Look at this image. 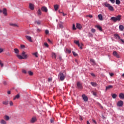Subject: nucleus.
Segmentation results:
<instances>
[{
  "label": "nucleus",
  "mask_w": 124,
  "mask_h": 124,
  "mask_svg": "<svg viewBox=\"0 0 124 124\" xmlns=\"http://www.w3.org/2000/svg\"><path fill=\"white\" fill-rule=\"evenodd\" d=\"M92 121L93 123H94V124H97V123H96V121L94 120V119H92Z\"/></svg>",
  "instance_id": "5fc2aeb1"
},
{
  "label": "nucleus",
  "mask_w": 124,
  "mask_h": 124,
  "mask_svg": "<svg viewBox=\"0 0 124 124\" xmlns=\"http://www.w3.org/2000/svg\"><path fill=\"white\" fill-rule=\"evenodd\" d=\"M27 40H29L30 42H32V40H31V37L28 35L25 36Z\"/></svg>",
  "instance_id": "1a4fd4ad"
},
{
  "label": "nucleus",
  "mask_w": 124,
  "mask_h": 124,
  "mask_svg": "<svg viewBox=\"0 0 124 124\" xmlns=\"http://www.w3.org/2000/svg\"><path fill=\"white\" fill-rule=\"evenodd\" d=\"M119 97H120V98H121L122 99H124V94L123 93H121L119 94Z\"/></svg>",
  "instance_id": "4be33fe9"
},
{
  "label": "nucleus",
  "mask_w": 124,
  "mask_h": 124,
  "mask_svg": "<svg viewBox=\"0 0 124 124\" xmlns=\"http://www.w3.org/2000/svg\"><path fill=\"white\" fill-rule=\"evenodd\" d=\"M30 122L32 124H33V123H35V122H36V117H32V118L30 120Z\"/></svg>",
  "instance_id": "6e6552de"
},
{
  "label": "nucleus",
  "mask_w": 124,
  "mask_h": 124,
  "mask_svg": "<svg viewBox=\"0 0 124 124\" xmlns=\"http://www.w3.org/2000/svg\"><path fill=\"white\" fill-rule=\"evenodd\" d=\"M41 9L42 11H44V12H48V9H47V7L45 6L42 7Z\"/></svg>",
  "instance_id": "9b49d317"
},
{
  "label": "nucleus",
  "mask_w": 124,
  "mask_h": 124,
  "mask_svg": "<svg viewBox=\"0 0 124 124\" xmlns=\"http://www.w3.org/2000/svg\"><path fill=\"white\" fill-rule=\"evenodd\" d=\"M113 86L112 85H109L107 86L106 88V91H108V90H110V89H112Z\"/></svg>",
  "instance_id": "412c9836"
},
{
  "label": "nucleus",
  "mask_w": 124,
  "mask_h": 124,
  "mask_svg": "<svg viewBox=\"0 0 124 124\" xmlns=\"http://www.w3.org/2000/svg\"><path fill=\"white\" fill-rule=\"evenodd\" d=\"M10 106H13V102L12 101H10Z\"/></svg>",
  "instance_id": "a18cd8bd"
},
{
  "label": "nucleus",
  "mask_w": 124,
  "mask_h": 124,
  "mask_svg": "<svg viewBox=\"0 0 124 124\" xmlns=\"http://www.w3.org/2000/svg\"><path fill=\"white\" fill-rule=\"evenodd\" d=\"M44 45H45L47 48L49 47V45H48L47 43H44Z\"/></svg>",
  "instance_id": "ea45409f"
},
{
  "label": "nucleus",
  "mask_w": 124,
  "mask_h": 124,
  "mask_svg": "<svg viewBox=\"0 0 124 124\" xmlns=\"http://www.w3.org/2000/svg\"><path fill=\"white\" fill-rule=\"evenodd\" d=\"M114 36L116 38V39H121V37L118 34H114Z\"/></svg>",
  "instance_id": "aec40b11"
},
{
  "label": "nucleus",
  "mask_w": 124,
  "mask_h": 124,
  "mask_svg": "<svg viewBox=\"0 0 124 124\" xmlns=\"http://www.w3.org/2000/svg\"><path fill=\"white\" fill-rule=\"evenodd\" d=\"M63 23L60 22L59 24V26L60 29H63Z\"/></svg>",
  "instance_id": "a211bd4d"
},
{
  "label": "nucleus",
  "mask_w": 124,
  "mask_h": 124,
  "mask_svg": "<svg viewBox=\"0 0 124 124\" xmlns=\"http://www.w3.org/2000/svg\"><path fill=\"white\" fill-rule=\"evenodd\" d=\"M92 93L93 95H94L95 96H96V94H97L96 92H94V91H93Z\"/></svg>",
  "instance_id": "49530a36"
},
{
  "label": "nucleus",
  "mask_w": 124,
  "mask_h": 124,
  "mask_svg": "<svg viewBox=\"0 0 124 124\" xmlns=\"http://www.w3.org/2000/svg\"><path fill=\"white\" fill-rule=\"evenodd\" d=\"M3 52V49L0 48V53Z\"/></svg>",
  "instance_id": "4d7b16f0"
},
{
  "label": "nucleus",
  "mask_w": 124,
  "mask_h": 124,
  "mask_svg": "<svg viewBox=\"0 0 124 124\" xmlns=\"http://www.w3.org/2000/svg\"><path fill=\"white\" fill-rule=\"evenodd\" d=\"M124 105V102L123 101H120L117 103V106L119 107H122Z\"/></svg>",
  "instance_id": "423d86ee"
},
{
  "label": "nucleus",
  "mask_w": 124,
  "mask_h": 124,
  "mask_svg": "<svg viewBox=\"0 0 124 124\" xmlns=\"http://www.w3.org/2000/svg\"><path fill=\"white\" fill-rule=\"evenodd\" d=\"M91 75L93 77H95V75H94V74L93 73H91Z\"/></svg>",
  "instance_id": "680f3d73"
},
{
  "label": "nucleus",
  "mask_w": 124,
  "mask_h": 124,
  "mask_svg": "<svg viewBox=\"0 0 124 124\" xmlns=\"http://www.w3.org/2000/svg\"><path fill=\"white\" fill-rule=\"evenodd\" d=\"M20 97V95L19 94H17L15 96V97L14 98V100H15L16 99H18Z\"/></svg>",
  "instance_id": "473e14b6"
},
{
  "label": "nucleus",
  "mask_w": 124,
  "mask_h": 124,
  "mask_svg": "<svg viewBox=\"0 0 124 124\" xmlns=\"http://www.w3.org/2000/svg\"><path fill=\"white\" fill-rule=\"evenodd\" d=\"M20 47H21V49H24L25 48V45H21L20 46Z\"/></svg>",
  "instance_id": "864d4df0"
},
{
  "label": "nucleus",
  "mask_w": 124,
  "mask_h": 124,
  "mask_svg": "<svg viewBox=\"0 0 124 124\" xmlns=\"http://www.w3.org/2000/svg\"><path fill=\"white\" fill-rule=\"evenodd\" d=\"M91 31L92 32H93V33H94V32H95V29L93 28L91 29Z\"/></svg>",
  "instance_id": "a19ab883"
},
{
  "label": "nucleus",
  "mask_w": 124,
  "mask_h": 124,
  "mask_svg": "<svg viewBox=\"0 0 124 124\" xmlns=\"http://www.w3.org/2000/svg\"><path fill=\"white\" fill-rule=\"evenodd\" d=\"M121 15H119L116 17L112 16L110 18V20L113 22H117V21H121Z\"/></svg>",
  "instance_id": "f257e3e1"
},
{
  "label": "nucleus",
  "mask_w": 124,
  "mask_h": 124,
  "mask_svg": "<svg viewBox=\"0 0 124 124\" xmlns=\"http://www.w3.org/2000/svg\"><path fill=\"white\" fill-rule=\"evenodd\" d=\"M98 17L99 20H100V21H103V16H102V15L101 14L98 15Z\"/></svg>",
  "instance_id": "ddd939ff"
},
{
  "label": "nucleus",
  "mask_w": 124,
  "mask_h": 124,
  "mask_svg": "<svg viewBox=\"0 0 124 124\" xmlns=\"http://www.w3.org/2000/svg\"><path fill=\"white\" fill-rule=\"evenodd\" d=\"M22 72L25 74H27V71H26V70H22Z\"/></svg>",
  "instance_id": "3c124183"
},
{
  "label": "nucleus",
  "mask_w": 124,
  "mask_h": 124,
  "mask_svg": "<svg viewBox=\"0 0 124 124\" xmlns=\"http://www.w3.org/2000/svg\"><path fill=\"white\" fill-rule=\"evenodd\" d=\"M3 85H4L5 86L6 85H7V83L6 82V81H3Z\"/></svg>",
  "instance_id": "bf43d9fd"
},
{
  "label": "nucleus",
  "mask_w": 124,
  "mask_h": 124,
  "mask_svg": "<svg viewBox=\"0 0 124 124\" xmlns=\"http://www.w3.org/2000/svg\"><path fill=\"white\" fill-rule=\"evenodd\" d=\"M82 46H84V45L83 44V43H81L80 46V48L81 49H83V47H82Z\"/></svg>",
  "instance_id": "603ef678"
},
{
  "label": "nucleus",
  "mask_w": 124,
  "mask_h": 124,
  "mask_svg": "<svg viewBox=\"0 0 124 124\" xmlns=\"http://www.w3.org/2000/svg\"><path fill=\"white\" fill-rule=\"evenodd\" d=\"M112 98L115 99L117 98V94L116 93L113 94L112 95Z\"/></svg>",
  "instance_id": "c9c22d12"
},
{
  "label": "nucleus",
  "mask_w": 124,
  "mask_h": 124,
  "mask_svg": "<svg viewBox=\"0 0 124 124\" xmlns=\"http://www.w3.org/2000/svg\"><path fill=\"white\" fill-rule=\"evenodd\" d=\"M77 28L78 30H81L82 29V25L79 23H77L76 25Z\"/></svg>",
  "instance_id": "2eb2a0df"
},
{
  "label": "nucleus",
  "mask_w": 124,
  "mask_h": 124,
  "mask_svg": "<svg viewBox=\"0 0 124 124\" xmlns=\"http://www.w3.org/2000/svg\"><path fill=\"white\" fill-rule=\"evenodd\" d=\"M91 84L92 86H93V87H96V86H97V84L95 82H92L91 83Z\"/></svg>",
  "instance_id": "393cba45"
},
{
  "label": "nucleus",
  "mask_w": 124,
  "mask_h": 124,
  "mask_svg": "<svg viewBox=\"0 0 124 124\" xmlns=\"http://www.w3.org/2000/svg\"><path fill=\"white\" fill-rule=\"evenodd\" d=\"M62 14L63 16H66V14H64L63 12H62Z\"/></svg>",
  "instance_id": "69168bd1"
},
{
  "label": "nucleus",
  "mask_w": 124,
  "mask_h": 124,
  "mask_svg": "<svg viewBox=\"0 0 124 124\" xmlns=\"http://www.w3.org/2000/svg\"><path fill=\"white\" fill-rule=\"evenodd\" d=\"M7 93L8 94H10V93H11V92L10 91H8Z\"/></svg>",
  "instance_id": "774afa93"
},
{
  "label": "nucleus",
  "mask_w": 124,
  "mask_h": 124,
  "mask_svg": "<svg viewBox=\"0 0 124 124\" xmlns=\"http://www.w3.org/2000/svg\"><path fill=\"white\" fill-rule=\"evenodd\" d=\"M82 97L84 101H85V102H87V101H88L89 100V98L85 94H82Z\"/></svg>",
  "instance_id": "20e7f679"
},
{
  "label": "nucleus",
  "mask_w": 124,
  "mask_h": 124,
  "mask_svg": "<svg viewBox=\"0 0 124 124\" xmlns=\"http://www.w3.org/2000/svg\"><path fill=\"white\" fill-rule=\"evenodd\" d=\"M35 24H37V25H41V21L40 20H37L35 22Z\"/></svg>",
  "instance_id": "c756f323"
},
{
  "label": "nucleus",
  "mask_w": 124,
  "mask_h": 124,
  "mask_svg": "<svg viewBox=\"0 0 124 124\" xmlns=\"http://www.w3.org/2000/svg\"><path fill=\"white\" fill-rule=\"evenodd\" d=\"M37 52H35L33 53V56H35L36 58H38V55H37Z\"/></svg>",
  "instance_id": "58836bf2"
},
{
  "label": "nucleus",
  "mask_w": 124,
  "mask_h": 124,
  "mask_svg": "<svg viewBox=\"0 0 124 124\" xmlns=\"http://www.w3.org/2000/svg\"><path fill=\"white\" fill-rule=\"evenodd\" d=\"M14 51L16 54H19V49L18 48H15Z\"/></svg>",
  "instance_id": "2f4dec72"
},
{
  "label": "nucleus",
  "mask_w": 124,
  "mask_h": 124,
  "mask_svg": "<svg viewBox=\"0 0 124 124\" xmlns=\"http://www.w3.org/2000/svg\"><path fill=\"white\" fill-rule=\"evenodd\" d=\"M21 55L22 56V58H23V60L28 59V55L26 54V52L25 51H23Z\"/></svg>",
  "instance_id": "39448f33"
},
{
  "label": "nucleus",
  "mask_w": 124,
  "mask_h": 124,
  "mask_svg": "<svg viewBox=\"0 0 124 124\" xmlns=\"http://www.w3.org/2000/svg\"><path fill=\"white\" fill-rule=\"evenodd\" d=\"M111 3H115V0H109Z\"/></svg>",
  "instance_id": "6e6d98bb"
},
{
  "label": "nucleus",
  "mask_w": 124,
  "mask_h": 124,
  "mask_svg": "<svg viewBox=\"0 0 124 124\" xmlns=\"http://www.w3.org/2000/svg\"><path fill=\"white\" fill-rule=\"evenodd\" d=\"M58 76L61 81H63V80H64V78H65L66 75L65 74L62 73H60Z\"/></svg>",
  "instance_id": "7ed1b4c3"
},
{
  "label": "nucleus",
  "mask_w": 124,
  "mask_h": 124,
  "mask_svg": "<svg viewBox=\"0 0 124 124\" xmlns=\"http://www.w3.org/2000/svg\"><path fill=\"white\" fill-rule=\"evenodd\" d=\"M74 43H75V44H77V45H78V44L79 43V41H74Z\"/></svg>",
  "instance_id": "de8ad7c7"
},
{
  "label": "nucleus",
  "mask_w": 124,
  "mask_h": 124,
  "mask_svg": "<svg viewBox=\"0 0 124 124\" xmlns=\"http://www.w3.org/2000/svg\"><path fill=\"white\" fill-rule=\"evenodd\" d=\"M54 9L55 11H57L59 9V5H54Z\"/></svg>",
  "instance_id": "cd10ccee"
},
{
  "label": "nucleus",
  "mask_w": 124,
  "mask_h": 124,
  "mask_svg": "<svg viewBox=\"0 0 124 124\" xmlns=\"http://www.w3.org/2000/svg\"><path fill=\"white\" fill-rule=\"evenodd\" d=\"M77 87L78 88V89H82V84H81L79 82H78L77 83Z\"/></svg>",
  "instance_id": "dca6fc26"
},
{
  "label": "nucleus",
  "mask_w": 124,
  "mask_h": 124,
  "mask_svg": "<svg viewBox=\"0 0 124 124\" xmlns=\"http://www.w3.org/2000/svg\"><path fill=\"white\" fill-rule=\"evenodd\" d=\"M119 29H120V31H124V26H123V25H120V26H119Z\"/></svg>",
  "instance_id": "a878e982"
},
{
  "label": "nucleus",
  "mask_w": 124,
  "mask_h": 124,
  "mask_svg": "<svg viewBox=\"0 0 124 124\" xmlns=\"http://www.w3.org/2000/svg\"><path fill=\"white\" fill-rule=\"evenodd\" d=\"M9 25H10V26H11L12 27L19 28V25L16 23H10Z\"/></svg>",
  "instance_id": "f8f14e48"
},
{
  "label": "nucleus",
  "mask_w": 124,
  "mask_h": 124,
  "mask_svg": "<svg viewBox=\"0 0 124 124\" xmlns=\"http://www.w3.org/2000/svg\"><path fill=\"white\" fill-rule=\"evenodd\" d=\"M116 3L119 5L121 3V1H120V0H116Z\"/></svg>",
  "instance_id": "e433bc0d"
},
{
  "label": "nucleus",
  "mask_w": 124,
  "mask_h": 124,
  "mask_svg": "<svg viewBox=\"0 0 124 124\" xmlns=\"http://www.w3.org/2000/svg\"><path fill=\"white\" fill-rule=\"evenodd\" d=\"M79 120H80V121H83V118H82V116H79Z\"/></svg>",
  "instance_id": "e2e57ef3"
},
{
  "label": "nucleus",
  "mask_w": 124,
  "mask_h": 124,
  "mask_svg": "<svg viewBox=\"0 0 124 124\" xmlns=\"http://www.w3.org/2000/svg\"><path fill=\"white\" fill-rule=\"evenodd\" d=\"M120 40H121L122 41V42L123 43V44H124V40H123V39H122L121 38V39H120Z\"/></svg>",
  "instance_id": "0e129e2a"
},
{
  "label": "nucleus",
  "mask_w": 124,
  "mask_h": 124,
  "mask_svg": "<svg viewBox=\"0 0 124 124\" xmlns=\"http://www.w3.org/2000/svg\"><path fill=\"white\" fill-rule=\"evenodd\" d=\"M52 57L53 59H56L57 58V56L56 55V53H52Z\"/></svg>",
  "instance_id": "c85d7f7f"
},
{
  "label": "nucleus",
  "mask_w": 124,
  "mask_h": 124,
  "mask_svg": "<svg viewBox=\"0 0 124 124\" xmlns=\"http://www.w3.org/2000/svg\"><path fill=\"white\" fill-rule=\"evenodd\" d=\"M112 54L114 57H116V58H120V55L116 51H113Z\"/></svg>",
  "instance_id": "0eeeda50"
},
{
  "label": "nucleus",
  "mask_w": 124,
  "mask_h": 124,
  "mask_svg": "<svg viewBox=\"0 0 124 124\" xmlns=\"http://www.w3.org/2000/svg\"><path fill=\"white\" fill-rule=\"evenodd\" d=\"M104 5L105 6H106V7H108V9L110 11H114V8L113 7V6H111V5L107 3V2L104 3Z\"/></svg>",
  "instance_id": "f03ea898"
},
{
  "label": "nucleus",
  "mask_w": 124,
  "mask_h": 124,
  "mask_svg": "<svg viewBox=\"0 0 124 124\" xmlns=\"http://www.w3.org/2000/svg\"><path fill=\"white\" fill-rule=\"evenodd\" d=\"M4 119L6 120V121H9V116H7V115H5L4 117Z\"/></svg>",
  "instance_id": "bb28decb"
},
{
  "label": "nucleus",
  "mask_w": 124,
  "mask_h": 124,
  "mask_svg": "<svg viewBox=\"0 0 124 124\" xmlns=\"http://www.w3.org/2000/svg\"><path fill=\"white\" fill-rule=\"evenodd\" d=\"M66 52H67V53H69V54H70V53H71V50L68 49H66Z\"/></svg>",
  "instance_id": "79ce46f5"
},
{
  "label": "nucleus",
  "mask_w": 124,
  "mask_h": 124,
  "mask_svg": "<svg viewBox=\"0 0 124 124\" xmlns=\"http://www.w3.org/2000/svg\"><path fill=\"white\" fill-rule=\"evenodd\" d=\"M86 17H89L90 18H93V15H90L86 16Z\"/></svg>",
  "instance_id": "09e8293b"
},
{
  "label": "nucleus",
  "mask_w": 124,
  "mask_h": 124,
  "mask_svg": "<svg viewBox=\"0 0 124 124\" xmlns=\"http://www.w3.org/2000/svg\"><path fill=\"white\" fill-rule=\"evenodd\" d=\"M95 28H97V29L99 30V31H102V28L101 27V26L99 25H96L95 26Z\"/></svg>",
  "instance_id": "f3484780"
},
{
  "label": "nucleus",
  "mask_w": 124,
  "mask_h": 124,
  "mask_svg": "<svg viewBox=\"0 0 124 124\" xmlns=\"http://www.w3.org/2000/svg\"><path fill=\"white\" fill-rule=\"evenodd\" d=\"M90 62H92V65H95V61H94V60L91 59H90Z\"/></svg>",
  "instance_id": "6ab92c4d"
},
{
  "label": "nucleus",
  "mask_w": 124,
  "mask_h": 124,
  "mask_svg": "<svg viewBox=\"0 0 124 124\" xmlns=\"http://www.w3.org/2000/svg\"><path fill=\"white\" fill-rule=\"evenodd\" d=\"M29 8L31 10H34V5L31 3H30L29 4Z\"/></svg>",
  "instance_id": "9d476101"
},
{
  "label": "nucleus",
  "mask_w": 124,
  "mask_h": 124,
  "mask_svg": "<svg viewBox=\"0 0 124 124\" xmlns=\"http://www.w3.org/2000/svg\"><path fill=\"white\" fill-rule=\"evenodd\" d=\"M0 123L1 124H6V122L3 119L1 120Z\"/></svg>",
  "instance_id": "7c9ffc66"
},
{
  "label": "nucleus",
  "mask_w": 124,
  "mask_h": 124,
  "mask_svg": "<svg viewBox=\"0 0 124 124\" xmlns=\"http://www.w3.org/2000/svg\"><path fill=\"white\" fill-rule=\"evenodd\" d=\"M48 82H52V78H48Z\"/></svg>",
  "instance_id": "052dcab7"
},
{
  "label": "nucleus",
  "mask_w": 124,
  "mask_h": 124,
  "mask_svg": "<svg viewBox=\"0 0 124 124\" xmlns=\"http://www.w3.org/2000/svg\"><path fill=\"white\" fill-rule=\"evenodd\" d=\"M72 53H73V54L74 57L77 56V55H78V54H77V53H76V52H74V51H73Z\"/></svg>",
  "instance_id": "37998d69"
},
{
  "label": "nucleus",
  "mask_w": 124,
  "mask_h": 124,
  "mask_svg": "<svg viewBox=\"0 0 124 124\" xmlns=\"http://www.w3.org/2000/svg\"><path fill=\"white\" fill-rule=\"evenodd\" d=\"M0 65L1 67H3V63H2V62L0 60Z\"/></svg>",
  "instance_id": "c03bdc74"
},
{
  "label": "nucleus",
  "mask_w": 124,
  "mask_h": 124,
  "mask_svg": "<svg viewBox=\"0 0 124 124\" xmlns=\"http://www.w3.org/2000/svg\"><path fill=\"white\" fill-rule=\"evenodd\" d=\"M109 75L112 77V76H113V75H114V74H113V73H110V74H109Z\"/></svg>",
  "instance_id": "338daca9"
},
{
  "label": "nucleus",
  "mask_w": 124,
  "mask_h": 124,
  "mask_svg": "<svg viewBox=\"0 0 124 124\" xmlns=\"http://www.w3.org/2000/svg\"><path fill=\"white\" fill-rule=\"evenodd\" d=\"M28 73L30 76H32V75H33V72H32L31 71H28Z\"/></svg>",
  "instance_id": "b1692460"
},
{
  "label": "nucleus",
  "mask_w": 124,
  "mask_h": 124,
  "mask_svg": "<svg viewBox=\"0 0 124 124\" xmlns=\"http://www.w3.org/2000/svg\"><path fill=\"white\" fill-rule=\"evenodd\" d=\"M37 14L38 15V16H40V15H41V11L40 10V9H39L38 12H37Z\"/></svg>",
  "instance_id": "f704fd0d"
},
{
  "label": "nucleus",
  "mask_w": 124,
  "mask_h": 124,
  "mask_svg": "<svg viewBox=\"0 0 124 124\" xmlns=\"http://www.w3.org/2000/svg\"><path fill=\"white\" fill-rule=\"evenodd\" d=\"M73 31H76V27H75V24H73Z\"/></svg>",
  "instance_id": "4c0bfd02"
},
{
  "label": "nucleus",
  "mask_w": 124,
  "mask_h": 124,
  "mask_svg": "<svg viewBox=\"0 0 124 124\" xmlns=\"http://www.w3.org/2000/svg\"><path fill=\"white\" fill-rule=\"evenodd\" d=\"M3 14L4 15V16H7V10L6 8H4L3 9Z\"/></svg>",
  "instance_id": "4468645a"
},
{
  "label": "nucleus",
  "mask_w": 124,
  "mask_h": 124,
  "mask_svg": "<svg viewBox=\"0 0 124 124\" xmlns=\"http://www.w3.org/2000/svg\"><path fill=\"white\" fill-rule=\"evenodd\" d=\"M2 104L4 105H7L8 104V101H3L2 102Z\"/></svg>",
  "instance_id": "72a5a7b5"
},
{
  "label": "nucleus",
  "mask_w": 124,
  "mask_h": 124,
  "mask_svg": "<svg viewBox=\"0 0 124 124\" xmlns=\"http://www.w3.org/2000/svg\"><path fill=\"white\" fill-rule=\"evenodd\" d=\"M16 57H18V58L19 59V60H24V58H23V56H21L19 54H17L16 55Z\"/></svg>",
  "instance_id": "5701e85b"
},
{
  "label": "nucleus",
  "mask_w": 124,
  "mask_h": 124,
  "mask_svg": "<svg viewBox=\"0 0 124 124\" xmlns=\"http://www.w3.org/2000/svg\"><path fill=\"white\" fill-rule=\"evenodd\" d=\"M59 59L60 60V61H62V56L61 55H59Z\"/></svg>",
  "instance_id": "13d9d810"
},
{
  "label": "nucleus",
  "mask_w": 124,
  "mask_h": 124,
  "mask_svg": "<svg viewBox=\"0 0 124 124\" xmlns=\"http://www.w3.org/2000/svg\"><path fill=\"white\" fill-rule=\"evenodd\" d=\"M45 33H46V34H49V31L48 30H46Z\"/></svg>",
  "instance_id": "8fccbe9b"
}]
</instances>
